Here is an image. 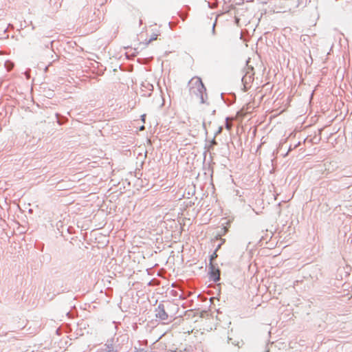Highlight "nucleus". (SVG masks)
<instances>
[{"mask_svg":"<svg viewBox=\"0 0 352 352\" xmlns=\"http://www.w3.org/2000/svg\"><path fill=\"white\" fill-rule=\"evenodd\" d=\"M210 277L214 282L220 279V271L212 263H210Z\"/></svg>","mask_w":352,"mask_h":352,"instance_id":"7ed1b4c3","label":"nucleus"},{"mask_svg":"<svg viewBox=\"0 0 352 352\" xmlns=\"http://www.w3.org/2000/svg\"><path fill=\"white\" fill-rule=\"evenodd\" d=\"M158 34H154L151 37L146 41V45L149 44L151 41L157 40Z\"/></svg>","mask_w":352,"mask_h":352,"instance_id":"39448f33","label":"nucleus"},{"mask_svg":"<svg viewBox=\"0 0 352 352\" xmlns=\"http://www.w3.org/2000/svg\"><path fill=\"white\" fill-rule=\"evenodd\" d=\"M217 257V254L216 252H214L211 256H210V263H212V261L216 258Z\"/></svg>","mask_w":352,"mask_h":352,"instance_id":"423d86ee","label":"nucleus"},{"mask_svg":"<svg viewBox=\"0 0 352 352\" xmlns=\"http://www.w3.org/2000/svg\"><path fill=\"white\" fill-rule=\"evenodd\" d=\"M254 67L249 65V60L247 61V66L245 69V74L242 78V82L243 84L244 89L248 90L254 81Z\"/></svg>","mask_w":352,"mask_h":352,"instance_id":"f03ea898","label":"nucleus"},{"mask_svg":"<svg viewBox=\"0 0 352 352\" xmlns=\"http://www.w3.org/2000/svg\"><path fill=\"white\" fill-rule=\"evenodd\" d=\"M145 119H146V114H143L141 116V120L142 121L143 123L145 122Z\"/></svg>","mask_w":352,"mask_h":352,"instance_id":"0eeeda50","label":"nucleus"},{"mask_svg":"<svg viewBox=\"0 0 352 352\" xmlns=\"http://www.w3.org/2000/svg\"><path fill=\"white\" fill-rule=\"evenodd\" d=\"M189 94L192 98L204 102V94L206 92V88L199 77H193L188 82Z\"/></svg>","mask_w":352,"mask_h":352,"instance_id":"f257e3e1","label":"nucleus"},{"mask_svg":"<svg viewBox=\"0 0 352 352\" xmlns=\"http://www.w3.org/2000/svg\"><path fill=\"white\" fill-rule=\"evenodd\" d=\"M145 129V127L144 125L140 127V131H144Z\"/></svg>","mask_w":352,"mask_h":352,"instance_id":"6e6552de","label":"nucleus"},{"mask_svg":"<svg viewBox=\"0 0 352 352\" xmlns=\"http://www.w3.org/2000/svg\"><path fill=\"white\" fill-rule=\"evenodd\" d=\"M156 316L162 320H165L168 318V314L161 306H159L156 310Z\"/></svg>","mask_w":352,"mask_h":352,"instance_id":"20e7f679","label":"nucleus"}]
</instances>
